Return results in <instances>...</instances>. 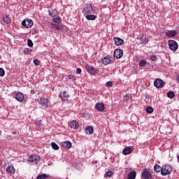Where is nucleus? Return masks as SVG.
<instances>
[{
	"mask_svg": "<svg viewBox=\"0 0 179 179\" xmlns=\"http://www.w3.org/2000/svg\"><path fill=\"white\" fill-rule=\"evenodd\" d=\"M31 52H33V50L30 48H24L23 51V53L26 55H29V54H31Z\"/></svg>",
	"mask_w": 179,
	"mask_h": 179,
	"instance_id": "393cba45",
	"label": "nucleus"
},
{
	"mask_svg": "<svg viewBox=\"0 0 179 179\" xmlns=\"http://www.w3.org/2000/svg\"><path fill=\"white\" fill-rule=\"evenodd\" d=\"M15 99L17 101H23L24 100V95L21 92H17L15 95Z\"/></svg>",
	"mask_w": 179,
	"mask_h": 179,
	"instance_id": "ddd939ff",
	"label": "nucleus"
},
{
	"mask_svg": "<svg viewBox=\"0 0 179 179\" xmlns=\"http://www.w3.org/2000/svg\"><path fill=\"white\" fill-rule=\"evenodd\" d=\"M146 113H148V114H152V113H153V108L149 106L146 108Z\"/></svg>",
	"mask_w": 179,
	"mask_h": 179,
	"instance_id": "2f4dec72",
	"label": "nucleus"
},
{
	"mask_svg": "<svg viewBox=\"0 0 179 179\" xmlns=\"http://www.w3.org/2000/svg\"><path fill=\"white\" fill-rule=\"evenodd\" d=\"M106 176H107V177H111L113 176V171H109L106 172Z\"/></svg>",
	"mask_w": 179,
	"mask_h": 179,
	"instance_id": "58836bf2",
	"label": "nucleus"
},
{
	"mask_svg": "<svg viewBox=\"0 0 179 179\" xmlns=\"http://www.w3.org/2000/svg\"><path fill=\"white\" fill-rule=\"evenodd\" d=\"M136 177V173L135 171L130 172L127 176V179H135Z\"/></svg>",
	"mask_w": 179,
	"mask_h": 179,
	"instance_id": "5701e85b",
	"label": "nucleus"
},
{
	"mask_svg": "<svg viewBox=\"0 0 179 179\" xmlns=\"http://www.w3.org/2000/svg\"><path fill=\"white\" fill-rule=\"evenodd\" d=\"M85 69L87 71L88 73H90V75H97V73L99 72V69H94V67L89 65L85 66Z\"/></svg>",
	"mask_w": 179,
	"mask_h": 179,
	"instance_id": "f03ea898",
	"label": "nucleus"
},
{
	"mask_svg": "<svg viewBox=\"0 0 179 179\" xmlns=\"http://www.w3.org/2000/svg\"><path fill=\"white\" fill-rule=\"evenodd\" d=\"M174 96H176V94H174V92H169L167 93V96L169 99H174Z\"/></svg>",
	"mask_w": 179,
	"mask_h": 179,
	"instance_id": "cd10ccee",
	"label": "nucleus"
},
{
	"mask_svg": "<svg viewBox=\"0 0 179 179\" xmlns=\"http://www.w3.org/2000/svg\"><path fill=\"white\" fill-rule=\"evenodd\" d=\"M27 45L30 48L33 47V45H34L33 41H31V39H28L27 40Z\"/></svg>",
	"mask_w": 179,
	"mask_h": 179,
	"instance_id": "473e14b6",
	"label": "nucleus"
},
{
	"mask_svg": "<svg viewBox=\"0 0 179 179\" xmlns=\"http://www.w3.org/2000/svg\"><path fill=\"white\" fill-rule=\"evenodd\" d=\"M56 27V29H58V25H56V27Z\"/></svg>",
	"mask_w": 179,
	"mask_h": 179,
	"instance_id": "49530a36",
	"label": "nucleus"
},
{
	"mask_svg": "<svg viewBox=\"0 0 179 179\" xmlns=\"http://www.w3.org/2000/svg\"><path fill=\"white\" fill-rule=\"evenodd\" d=\"M3 22H5V23H7V24H9L11 22V19H10V17H9V15H6L3 17Z\"/></svg>",
	"mask_w": 179,
	"mask_h": 179,
	"instance_id": "b1692460",
	"label": "nucleus"
},
{
	"mask_svg": "<svg viewBox=\"0 0 179 179\" xmlns=\"http://www.w3.org/2000/svg\"><path fill=\"white\" fill-rule=\"evenodd\" d=\"M122 153L125 155H130V153H132V148L127 147L123 150Z\"/></svg>",
	"mask_w": 179,
	"mask_h": 179,
	"instance_id": "412c9836",
	"label": "nucleus"
},
{
	"mask_svg": "<svg viewBox=\"0 0 179 179\" xmlns=\"http://www.w3.org/2000/svg\"><path fill=\"white\" fill-rule=\"evenodd\" d=\"M154 171L157 172V164L154 166Z\"/></svg>",
	"mask_w": 179,
	"mask_h": 179,
	"instance_id": "c03bdc74",
	"label": "nucleus"
},
{
	"mask_svg": "<svg viewBox=\"0 0 179 179\" xmlns=\"http://www.w3.org/2000/svg\"><path fill=\"white\" fill-rule=\"evenodd\" d=\"M150 58H151L152 61H156L157 59V57H156L155 55L151 56Z\"/></svg>",
	"mask_w": 179,
	"mask_h": 179,
	"instance_id": "ea45409f",
	"label": "nucleus"
},
{
	"mask_svg": "<svg viewBox=\"0 0 179 179\" xmlns=\"http://www.w3.org/2000/svg\"><path fill=\"white\" fill-rule=\"evenodd\" d=\"M122 55H124V51L121 49H116L113 54L114 58H117V59L122 58Z\"/></svg>",
	"mask_w": 179,
	"mask_h": 179,
	"instance_id": "423d86ee",
	"label": "nucleus"
},
{
	"mask_svg": "<svg viewBox=\"0 0 179 179\" xmlns=\"http://www.w3.org/2000/svg\"><path fill=\"white\" fill-rule=\"evenodd\" d=\"M95 108H96L98 111H100V113H103L106 107L104 106V104L102 103H96L95 105Z\"/></svg>",
	"mask_w": 179,
	"mask_h": 179,
	"instance_id": "9b49d317",
	"label": "nucleus"
},
{
	"mask_svg": "<svg viewBox=\"0 0 179 179\" xmlns=\"http://www.w3.org/2000/svg\"><path fill=\"white\" fill-rule=\"evenodd\" d=\"M69 79H71V80L75 81V80H76V77H75L72 75H70V76H69Z\"/></svg>",
	"mask_w": 179,
	"mask_h": 179,
	"instance_id": "4c0bfd02",
	"label": "nucleus"
},
{
	"mask_svg": "<svg viewBox=\"0 0 179 179\" xmlns=\"http://www.w3.org/2000/svg\"><path fill=\"white\" fill-rule=\"evenodd\" d=\"M101 61L103 65H108L111 62V59H110V56H106L102 58Z\"/></svg>",
	"mask_w": 179,
	"mask_h": 179,
	"instance_id": "4468645a",
	"label": "nucleus"
},
{
	"mask_svg": "<svg viewBox=\"0 0 179 179\" xmlns=\"http://www.w3.org/2000/svg\"><path fill=\"white\" fill-rule=\"evenodd\" d=\"M177 82L179 83V75L177 76Z\"/></svg>",
	"mask_w": 179,
	"mask_h": 179,
	"instance_id": "a18cd8bd",
	"label": "nucleus"
},
{
	"mask_svg": "<svg viewBox=\"0 0 179 179\" xmlns=\"http://www.w3.org/2000/svg\"><path fill=\"white\" fill-rule=\"evenodd\" d=\"M51 146L52 149H54V150H58V149H59V147L58 146V145H57V143L54 142L51 143Z\"/></svg>",
	"mask_w": 179,
	"mask_h": 179,
	"instance_id": "bb28decb",
	"label": "nucleus"
},
{
	"mask_svg": "<svg viewBox=\"0 0 179 179\" xmlns=\"http://www.w3.org/2000/svg\"><path fill=\"white\" fill-rule=\"evenodd\" d=\"M35 125H36L38 128H40V125H41V120H36Z\"/></svg>",
	"mask_w": 179,
	"mask_h": 179,
	"instance_id": "72a5a7b5",
	"label": "nucleus"
},
{
	"mask_svg": "<svg viewBox=\"0 0 179 179\" xmlns=\"http://www.w3.org/2000/svg\"><path fill=\"white\" fill-rule=\"evenodd\" d=\"M138 1H142V0H138Z\"/></svg>",
	"mask_w": 179,
	"mask_h": 179,
	"instance_id": "09e8293b",
	"label": "nucleus"
},
{
	"mask_svg": "<svg viewBox=\"0 0 179 179\" xmlns=\"http://www.w3.org/2000/svg\"><path fill=\"white\" fill-rule=\"evenodd\" d=\"M166 85L164 83V81L160 78H157V88L158 89H162V87Z\"/></svg>",
	"mask_w": 179,
	"mask_h": 179,
	"instance_id": "6ab92c4d",
	"label": "nucleus"
},
{
	"mask_svg": "<svg viewBox=\"0 0 179 179\" xmlns=\"http://www.w3.org/2000/svg\"><path fill=\"white\" fill-rule=\"evenodd\" d=\"M145 65H146V60L142 59L139 63V66L143 68V66H145Z\"/></svg>",
	"mask_w": 179,
	"mask_h": 179,
	"instance_id": "7c9ffc66",
	"label": "nucleus"
},
{
	"mask_svg": "<svg viewBox=\"0 0 179 179\" xmlns=\"http://www.w3.org/2000/svg\"><path fill=\"white\" fill-rule=\"evenodd\" d=\"M39 103L43 108H47V107H48V99L47 98L41 97Z\"/></svg>",
	"mask_w": 179,
	"mask_h": 179,
	"instance_id": "6e6552de",
	"label": "nucleus"
},
{
	"mask_svg": "<svg viewBox=\"0 0 179 179\" xmlns=\"http://www.w3.org/2000/svg\"><path fill=\"white\" fill-rule=\"evenodd\" d=\"M141 41H143V43H144V44H146V37H142Z\"/></svg>",
	"mask_w": 179,
	"mask_h": 179,
	"instance_id": "79ce46f5",
	"label": "nucleus"
},
{
	"mask_svg": "<svg viewBox=\"0 0 179 179\" xmlns=\"http://www.w3.org/2000/svg\"><path fill=\"white\" fill-rule=\"evenodd\" d=\"M113 40L115 41V45H122V44H124V40L119 37H115Z\"/></svg>",
	"mask_w": 179,
	"mask_h": 179,
	"instance_id": "f8f14e48",
	"label": "nucleus"
},
{
	"mask_svg": "<svg viewBox=\"0 0 179 179\" xmlns=\"http://www.w3.org/2000/svg\"><path fill=\"white\" fill-rule=\"evenodd\" d=\"M34 65L38 66L40 64V61H38L37 59H34Z\"/></svg>",
	"mask_w": 179,
	"mask_h": 179,
	"instance_id": "e433bc0d",
	"label": "nucleus"
},
{
	"mask_svg": "<svg viewBox=\"0 0 179 179\" xmlns=\"http://www.w3.org/2000/svg\"><path fill=\"white\" fill-rule=\"evenodd\" d=\"M154 86H155V87H157V78H156L154 81Z\"/></svg>",
	"mask_w": 179,
	"mask_h": 179,
	"instance_id": "37998d69",
	"label": "nucleus"
},
{
	"mask_svg": "<svg viewBox=\"0 0 179 179\" xmlns=\"http://www.w3.org/2000/svg\"><path fill=\"white\" fill-rule=\"evenodd\" d=\"M16 170L15 169V167H13V165L8 166L6 168V172L9 173L10 174H13Z\"/></svg>",
	"mask_w": 179,
	"mask_h": 179,
	"instance_id": "aec40b11",
	"label": "nucleus"
},
{
	"mask_svg": "<svg viewBox=\"0 0 179 179\" xmlns=\"http://www.w3.org/2000/svg\"><path fill=\"white\" fill-rule=\"evenodd\" d=\"M59 96L62 101H68V99H69V94H68V92L65 91L61 92Z\"/></svg>",
	"mask_w": 179,
	"mask_h": 179,
	"instance_id": "9d476101",
	"label": "nucleus"
},
{
	"mask_svg": "<svg viewBox=\"0 0 179 179\" xmlns=\"http://www.w3.org/2000/svg\"><path fill=\"white\" fill-rule=\"evenodd\" d=\"M152 173L149 170L145 169L141 174V179H152Z\"/></svg>",
	"mask_w": 179,
	"mask_h": 179,
	"instance_id": "7ed1b4c3",
	"label": "nucleus"
},
{
	"mask_svg": "<svg viewBox=\"0 0 179 179\" xmlns=\"http://www.w3.org/2000/svg\"><path fill=\"white\" fill-rule=\"evenodd\" d=\"M5 76V71L3 70V69L0 68V76Z\"/></svg>",
	"mask_w": 179,
	"mask_h": 179,
	"instance_id": "c9c22d12",
	"label": "nucleus"
},
{
	"mask_svg": "<svg viewBox=\"0 0 179 179\" xmlns=\"http://www.w3.org/2000/svg\"><path fill=\"white\" fill-rule=\"evenodd\" d=\"M86 19L87 20H96V19L97 18V15H87L85 16Z\"/></svg>",
	"mask_w": 179,
	"mask_h": 179,
	"instance_id": "4be33fe9",
	"label": "nucleus"
},
{
	"mask_svg": "<svg viewBox=\"0 0 179 179\" xmlns=\"http://www.w3.org/2000/svg\"><path fill=\"white\" fill-rule=\"evenodd\" d=\"M83 12L85 15H87V13H92V12H93V6H92V4L85 5Z\"/></svg>",
	"mask_w": 179,
	"mask_h": 179,
	"instance_id": "0eeeda50",
	"label": "nucleus"
},
{
	"mask_svg": "<svg viewBox=\"0 0 179 179\" xmlns=\"http://www.w3.org/2000/svg\"><path fill=\"white\" fill-rule=\"evenodd\" d=\"M162 29H164V25L162 27Z\"/></svg>",
	"mask_w": 179,
	"mask_h": 179,
	"instance_id": "de8ad7c7",
	"label": "nucleus"
},
{
	"mask_svg": "<svg viewBox=\"0 0 179 179\" xmlns=\"http://www.w3.org/2000/svg\"><path fill=\"white\" fill-rule=\"evenodd\" d=\"M55 12H57V10L55 9L52 10H49L50 16H52V17H54V16H55Z\"/></svg>",
	"mask_w": 179,
	"mask_h": 179,
	"instance_id": "c756f323",
	"label": "nucleus"
},
{
	"mask_svg": "<svg viewBox=\"0 0 179 179\" xmlns=\"http://www.w3.org/2000/svg\"><path fill=\"white\" fill-rule=\"evenodd\" d=\"M94 131V130L93 129V127L87 126L85 128V134L87 135H92V134H93Z\"/></svg>",
	"mask_w": 179,
	"mask_h": 179,
	"instance_id": "a211bd4d",
	"label": "nucleus"
},
{
	"mask_svg": "<svg viewBox=\"0 0 179 179\" xmlns=\"http://www.w3.org/2000/svg\"><path fill=\"white\" fill-rule=\"evenodd\" d=\"M48 177H50V175L43 173V174L38 176L37 179H45V178H48Z\"/></svg>",
	"mask_w": 179,
	"mask_h": 179,
	"instance_id": "a878e982",
	"label": "nucleus"
},
{
	"mask_svg": "<svg viewBox=\"0 0 179 179\" xmlns=\"http://www.w3.org/2000/svg\"><path fill=\"white\" fill-rule=\"evenodd\" d=\"M62 146L66 149H71L72 148V143L70 141H64L62 143Z\"/></svg>",
	"mask_w": 179,
	"mask_h": 179,
	"instance_id": "2eb2a0df",
	"label": "nucleus"
},
{
	"mask_svg": "<svg viewBox=\"0 0 179 179\" xmlns=\"http://www.w3.org/2000/svg\"><path fill=\"white\" fill-rule=\"evenodd\" d=\"M52 22H54V23L59 24V23H61V17H57L56 18H53Z\"/></svg>",
	"mask_w": 179,
	"mask_h": 179,
	"instance_id": "c85d7f7f",
	"label": "nucleus"
},
{
	"mask_svg": "<svg viewBox=\"0 0 179 179\" xmlns=\"http://www.w3.org/2000/svg\"><path fill=\"white\" fill-rule=\"evenodd\" d=\"M76 73H82V69H80V68H77L76 69Z\"/></svg>",
	"mask_w": 179,
	"mask_h": 179,
	"instance_id": "a19ab883",
	"label": "nucleus"
},
{
	"mask_svg": "<svg viewBox=\"0 0 179 179\" xmlns=\"http://www.w3.org/2000/svg\"><path fill=\"white\" fill-rule=\"evenodd\" d=\"M28 162L30 163H38L40 162V157L37 155H31L30 157H28Z\"/></svg>",
	"mask_w": 179,
	"mask_h": 179,
	"instance_id": "1a4fd4ad",
	"label": "nucleus"
},
{
	"mask_svg": "<svg viewBox=\"0 0 179 179\" xmlns=\"http://www.w3.org/2000/svg\"><path fill=\"white\" fill-rule=\"evenodd\" d=\"M22 26H24V27H26V29H29L33 26L34 22L32 20L27 19V20H24L22 22Z\"/></svg>",
	"mask_w": 179,
	"mask_h": 179,
	"instance_id": "20e7f679",
	"label": "nucleus"
},
{
	"mask_svg": "<svg viewBox=\"0 0 179 179\" xmlns=\"http://www.w3.org/2000/svg\"><path fill=\"white\" fill-rule=\"evenodd\" d=\"M157 167H159L158 173L161 171L162 176H169L173 171V168L170 165H164L162 168L157 165Z\"/></svg>",
	"mask_w": 179,
	"mask_h": 179,
	"instance_id": "f257e3e1",
	"label": "nucleus"
},
{
	"mask_svg": "<svg viewBox=\"0 0 179 179\" xmlns=\"http://www.w3.org/2000/svg\"><path fill=\"white\" fill-rule=\"evenodd\" d=\"M69 125L71 128H73V129H76V128H79V123L76 122V120H73L69 123Z\"/></svg>",
	"mask_w": 179,
	"mask_h": 179,
	"instance_id": "f3484780",
	"label": "nucleus"
},
{
	"mask_svg": "<svg viewBox=\"0 0 179 179\" xmlns=\"http://www.w3.org/2000/svg\"><path fill=\"white\" fill-rule=\"evenodd\" d=\"M106 86L107 87H113V82L112 81H108L106 83Z\"/></svg>",
	"mask_w": 179,
	"mask_h": 179,
	"instance_id": "f704fd0d",
	"label": "nucleus"
},
{
	"mask_svg": "<svg viewBox=\"0 0 179 179\" xmlns=\"http://www.w3.org/2000/svg\"><path fill=\"white\" fill-rule=\"evenodd\" d=\"M169 47L171 50V51H177V49L178 48V44L176 41H169Z\"/></svg>",
	"mask_w": 179,
	"mask_h": 179,
	"instance_id": "39448f33",
	"label": "nucleus"
},
{
	"mask_svg": "<svg viewBox=\"0 0 179 179\" xmlns=\"http://www.w3.org/2000/svg\"><path fill=\"white\" fill-rule=\"evenodd\" d=\"M166 36L168 37H175V36H177V31L176 30H170V31H168L166 33Z\"/></svg>",
	"mask_w": 179,
	"mask_h": 179,
	"instance_id": "dca6fc26",
	"label": "nucleus"
}]
</instances>
